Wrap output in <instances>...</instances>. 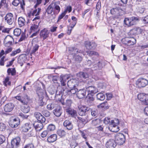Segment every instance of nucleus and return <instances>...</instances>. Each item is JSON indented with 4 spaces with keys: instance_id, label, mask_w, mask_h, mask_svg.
I'll use <instances>...</instances> for the list:
<instances>
[{
    "instance_id": "nucleus-1",
    "label": "nucleus",
    "mask_w": 148,
    "mask_h": 148,
    "mask_svg": "<svg viewBox=\"0 0 148 148\" xmlns=\"http://www.w3.org/2000/svg\"><path fill=\"white\" fill-rule=\"evenodd\" d=\"M16 99L20 101L24 106L22 107V110L25 113L29 112L30 109V107L27 105L29 101V98L28 95L26 94H24L21 96H17L15 97Z\"/></svg>"
},
{
    "instance_id": "nucleus-2",
    "label": "nucleus",
    "mask_w": 148,
    "mask_h": 148,
    "mask_svg": "<svg viewBox=\"0 0 148 148\" xmlns=\"http://www.w3.org/2000/svg\"><path fill=\"white\" fill-rule=\"evenodd\" d=\"M138 21V18L137 17L133 16L130 18H125L124 21V24L128 27L135 25L136 21Z\"/></svg>"
},
{
    "instance_id": "nucleus-3",
    "label": "nucleus",
    "mask_w": 148,
    "mask_h": 148,
    "mask_svg": "<svg viewBox=\"0 0 148 148\" xmlns=\"http://www.w3.org/2000/svg\"><path fill=\"white\" fill-rule=\"evenodd\" d=\"M115 140L117 143L119 145L123 144L125 142V137L123 134L122 133H118L115 136Z\"/></svg>"
},
{
    "instance_id": "nucleus-4",
    "label": "nucleus",
    "mask_w": 148,
    "mask_h": 148,
    "mask_svg": "<svg viewBox=\"0 0 148 148\" xmlns=\"http://www.w3.org/2000/svg\"><path fill=\"white\" fill-rule=\"evenodd\" d=\"M14 41V39L12 36L8 35L5 38L3 43L5 47H9L12 45Z\"/></svg>"
},
{
    "instance_id": "nucleus-5",
    "label": "nucleus",
    "mask_w": 148,
    "mask_h": 148,
    "mask_svg": "<svg viewBox=\"0 0 148 148\" xmlns=\"http://www.w3.org/2000/svg\"><path fill=\"white\" fill-rule=\"evenodd\" d=\"M148 84V81L143 78L138 79L136 82V85L140 88L144 87Z\"/></svg>"
},
{
    "instance_id": "nucleus-6",
    "label": "nucleus",
    "mask_w": 148,
    "mask_h": 148,
    "mask_svg": "<svg viewBox=\"0 0 148 148\" xmlns=\"http://www.w3.org/2000/svg\"><path fill=\"white\" fill-rule=\"evenodd\" d=\"M20 120L18 118H14L12 117L9 122L10 126L12 128H15L17 127L19 124Z\"/></svg>"
},
{
    "instance_id": "nucleus-7",
    "label": "nucleus",
    "mask_w": 148,
    "mask_h": 148,
    "mask_svg": "<svg viewBox=\"0 0 148 148\" xmlns=\"http://www.w3.org/2000/svg\"><path fill=\"white\" fill-rule=\"evenodd\" d=\"M79 81L76 79H71L69 80L67 85L70 88H75L78 85Z\"/></svg>"
},
{
    "instance_id": "nucleus-8",
    "label": "nucleus",
    "mask_w": 148,
    "mask_h": 148,
    "mask_svg": "<svg viewBox=\"0 0 148 148\" xmlns=\"http://www.w3.org/2000/svg\"><path fill=\"white\" fill-rule=\"evenodd\" d=\"M4 19L5 22L9 25H12L14 21L13 14L11 13H8L5 17Z\"/></svg>"
},
{
    "instance_id": "nucleus-9",
    "label": "nucleus",
    "mask_w": 148,
    "mask_h": 148,
    "mask_svg": "<svg viewBox=\"0 0 148 148\" xmlns=\"http://www.w3.org/2000/svg\"><path fill=\"white\" fill-rule=\"evenodd\" d=\"M78 113L79 115L82 116L85 115L86 112L90 110V108L85 106H79Z\"/></svg>"
},
{
    "instance_id": "nucleus-10",
    "label": "nucleus",
    "mask_w": 148,
    "mask_h": 148,
    "mask_svg": "<svg viewBox=\"0 0 148 148\" xmlns=\"http://www.w3.org/2000/svg\"><path fill=\"white\" fill-rule=\"evenodd\" d=\"M78 80L80 82H84L85 79L88 77V75L86 73L80 72L77 74Z\"/></svg>"
},
{
    "instance_id": "nucleus-11",
    "label": "nucleus",
    "mask_w": 148,
    "mask_h": 148,
    "mask_svg": "<svg viewBox=\"0 0 148 148\" xmlns=\"http://www.w3.org/2000/svg\"><path fill=\"white\" fill-rule=\"evenodd\" d=\"M116 143L112 139L107 141L106 143V147L107 148H115L116 146Z\"/></svg>"
},
{
    "instance_id": "nucleus-12",
    "label": "nucleus",
    "mask_w": 148,
    "mask_h": 148,
    "mask_svg": "<svg viewBox=\"0 0 148 148\" xmlns=\"http://www.w3.org/2000/svg\"><path fill=\"white\" fill-rule=\"evenodd\" d=\"M78 89L77 88H71L70 90H69L67 89H64L63 91V93L65 95H71L72 94H75L78 91Z\"/></svg>"
},
{
    "instance_id": "nucleus-13",
    "label": "nucleus",
    "mask_w": 148,
    "mask_h": 148,
    "mask_svg": "<svg viewBox=\"0 0 148 148\" xmlns=\"http://www.w3.org/2000/svg\"><path fill=\"white\" fill-rule=\"evenodd\" d=\"M143 31V29L139 27H135L132 29L130 31L129 34L132 36L136 34H141Z\"/></svg>"
},
{
    "instance_id": "nucleus-14",
    "label": "nucleus",
    "mask_w": 148,
    "mask_h": 148,
    "mask_svg": "<svg viewBox=\"0 0 148 148\" xmlns=\"http://www.w3.org/2000/svg\"><path fill=\"white\" fill-rule=\"evenodd\" d=\"M49 31L46 28H44L40 32V36L43 40H45L49 36Z\"/></svg>"
},
{
    "instance_id": "nucleus-15",
    "label": "nucleus",
    "mask_w": 148,
    "mask_h": 148,
    "mask_svg": "<svg viewBox=\"0 0 148 148\" xmlns=\"http://www.w3.org/2000/svg\"><path fill=\"white\" fill-rule=\"evenodd\" d=\"M122 11V10L120 8H114L110 10V13L112 14L118 16L121 15Z\"/></svg>"
},
{
    "instance_id": "nucleus-16",
    "label": "nucleus",
    "mask_w": 148,
    "mask_h": 148,
    "mask_svg": "<svg viewBox=\"0 0 148 148\" xmlns=\"http://www.w3.org/2000/svg\"><path fill=\"white\" fill-rule=\"evenodd\" d=\"M60 2L59 1L55 2L54 3L53 7V13L55 14H58L60 10V8L59 5Z\"/></svg>"
},
{
    "instance_id": "nucleus-17",
    "label": "nucleus",
    "mask_w": 148,
    "mask_h": 148,
    "mask_svg": "<svg viewBox=\"0 0 148 148\" xmlns=\"http://www.w3.org/2000/svg\"><path fill=\"white\" fill-rule=\"evenodd\" d=\"M20 138L19 137H16L13 139L11 142L12 147L13 148H16L19 144Z\"/></svg>"
},
{
    "instance_id": "nucleus-18",
    "label": "nucleus",
    "mask_w": 148,
    "mask_h": 148,
    "mask_svg": "<svg viewBox=\"0 0 148 148\" xmlns=\"http://www.w3.org/2000/svg\"><path fill=\"white\" fill-rule=\"evenodd\" d=\"M14 107L13 104L9 103L6 104L4 107V111L6 112H9L11 111Z\"/></svg>"
},
{
    "instance_id": "nucleus-19",
    "label": "nucleus",
    "mask_w": 148,
    "mask_h": 148,
    "mask_svg": "<svg viewBox=\"0 0 148 148\" xmlns=\"http://www.w3.org/2000/svg\"><path fill=\"white\" fill-rule=\"evenodd\" d=\"M62 108L60 106H58L53 110V113L56 116H60L62 113Z\"/></svg>"
},
{
    "instance_id": "nucleus-20",
    "label": "nucleus",
    "mask_w": 148,
    "mask_h": 148,
    "mask_svg": "<svg viewBox=\"0 0 148 148\" xmlns=\"http://www.w3.org/2000/svg\"><path fill=\"white\" fill-rule=\"evenodd\" d=\"M88 94H94L98 92L97 89L94 86H91L86 88Z\"/></svg>"
},
{
    "instance_id": "nucleus-21",
    "label": "nucleus",
    "mask_w": 148,
    "mask_h": 148,
    "mask_svg": "<svg viewBox=\"0 0 148 148\" xmlns=\"http://www.w3.org/2000/svg\"><path fill=\"white\" fill-rule=\"evenodd\" d=\"M86 95V90L85 89L79 90L77 92V96L79 99H82Z\"/></svg>"
},
{
    "instance_id": "nucleus-22",
    "label": "nucleus",
    "mask_w": 148,
    "mask_h": 148,
    "mask_svg": "<svg viewBox=\"0 0 148 148\" xmlns=\"http://www.w3.org/2000/svg\"><path fill=\"white\" fill-rule=\"evenodd\" d=\"M38 23H34L32 24L30 27V30L31 32H39L40 31V29L38 28V26L40 22L38 21Z\"/></svg>"
},
{
    "instance_id": "nucleus-23",
    "label": "nucleus",
    "mask_w": 148,
    "mask_h": 148,
    "mask_svg": "<svg viewBox=\"0 0 148 148\" xmlns=\"http://www.w3.org/2000/svg\"><path fill=\"white\" fill-rule=\"evenodd\" d=\"M115 121L116 122L115 123L114 122V120H111L110 121V119L108 117H106L103 120L104 123L106 124H113L114 123H115L116 124H118L119 123V120L118 119H115Z\"/></svg>"
},
{
    "instance_id": "nucleus-24",
    "label": "nucleus",
    "mask_w": 148,
    "mask_h": 148,
    "mask_svg": "<svg viewBox=\"0 0 148 148\" xmlns=\"http://www.w3.org/2000/svg\"><path fill=\"white\" fill-rule=\"evenodd\" d=\"M26 60V57L25 55L22 54L20 55L18 57V63L20 64V66H22L25 63Z\"/></svg>"
},
{
    "instance_id": "nucleus-25",
    "label": "nucleus",
    "mask_w": 148,
    "mask_h": 148,
    "mask_svg": "<svg viewBox=\"0 0 148 148\" xmlns=\"http://www.w3.org/2000/svg\"><path fill=\"white\" fill-rule=\"evenodd\" d=\"M63 125L68 130H70L73 128V125L72 123V122L69 120H65L63 123Z\"/></svg>"
},
{
    "instance_id": "nucleus-26",
    "label": "nucleus",
    "mask_w": 148,
    "mask_h": 148,
    "mask_svg": "<svg viewBox=\"0 0 148 148\" xmlns=\"http://www.w3.org/2000/svg\"><path fill=\"white\" fill-rule=\"evenodd\" d=\"M66 112L72 117H75L77 115V112L74 109L70 108L66 109Z\"/></svg>"
},
{
    "instance_id": "nucleus-27",
    "label": "nucleus",
    "mask_w": 148,
    "mask_h": 148,
    "mask_svg": "<svg viewBox=\"0 0 148 148\" xmlns=\"http://www.w3.org/2000/svg\"><path fill=\"white\" fill-rule=\"evenodd\" d=\"M33 125L37 131H40L43 127L42 123L39 122H35L33 124Z\"/></svg>"
},
{
    "instance_id": "nucleus-28",
    "label": "nucleus",
    "mask_w": 148,
    "mask_h": 148,
    "mask_svg": "<svg viewBox=\"0 0 148 148\" xmlns=\"http://www.w3.org/2000/svg\"><path fill=\"white\" fill-rule=\"evenodd\" d=\"M68 79L69 77L67 75H61L60 77V80L61 85L63 86H65L66 80Z\"/></svg>"
},
{
    "instance_id": "nucleus-29",
    "label": "nucleus",
    "mask_w": 148,
    "mask_h": 148,
    "mask_svg": "<svg viewBox=\"0 0 148 148\" xmlns=\"http://www.w3.org/2000/svg\"><path fill=\"white\" fill-rule=\"evenodd\" d=\"M57 139V135L56 134H53L48 137L47 140L49 143H51L55 141Z\"/></svg>"
},
{
    "instance_id": "nucleus-30",
    "label": "nucleus",
    "mask_w": 148,
    "mask_h": 148,
    "mask_svg": "<svg viewBox=\"0 0 148 148\" xmlns=\"http://www.w3.org/2000/svg\"><path fill=\"white\" fill-rule=\"evenodd\" d=\"M32 126V125L29 123H27L25 124L22 128L23 131L24 132H27L31 129Z\"/></svg>"
},
{
    "instance_id": "nucleus-31",
    "label": "nucleus",
    "mask_w": 148,
    "mask_h": 148,
    "mask_svg": "<svg viewBox=\"0 0 148 148\" xmlns=\"http://www.w3.org/2000/svg\"><path fill=\"white\" fill-rule=\"evenodd\" d=\"M18 23L20 27H21L24 26L26 23L24 18L22 17H19L18 19Z\"/></svg>"
},
{
    "instance_id": "nucleus-32",
    "label": "nucleus",
    "mask_w": 148,
    "mask_h": 148,
    "mask_svg": "<svg viewBox=\"0 0 148 148\" xmlns=\"http://www.w3.org/2000/svg\"><path fill=\"white\" fill-rule=\"evenodd\" d=\"M148 95L144 93H140L138 95V98L140 101L144 102L147 99Z\"/></svg>"
},
{
    "instance_id": "nucleus-33",
    "label": "nucleus",
    "mask_w": 148,
    "mask_h": 148,
    "mask_svg": "<svg viewBox=\"0 0 148 148\" xmlns=\"http://www.w3.org/2000/svg\"><path fill=\"white\" fill-rule=\"evenodd\" d=\"M44 1L43 3L44 5H45L49 1V0H36V5H34V7L35 8H37L38 6L42 2Z\"/></svg>"
},
{
    "instance_id": "nucleus-34",
    "label": "nucleus",
    "mask_w": 148,
    "mask_h": 148,
    "mask_svg": "<svg viewBox=\"0 0 148 148\" xmlns=\"http://www.w3.org/2000/svg\"><path fill=\"white\" fill-rule=\"evenodd\" d=\"M97 107L99 108H104L106 109H108L109 108L108 103L106 102L101 103L98 105Z\"/></svg>"
},
{
    "instance_id": "nucleus-35",
    "label": "nucleus",
    "mask_w": 148,
    "mask_h": 148,
    "mask_svg": "<svg viewBox=\"0 0 148 148\" xmlns=\"http://www.w3.org/2000/svg\"><path fill=\"white\" fill-rule=\"evenodd\" d=\"M92 62L93 64L95 63L94 68H95V69H99L101 68V64L99 61L96 60L94 62L92 61Z\"/></svg>"
},
{
    "instance_id": "nucleus-36",
    "label": "nucleus",
    "mask_w": 148,
    "mask_h": 148,
    "mask_svg": "<svg viewBox=\"0 0 148 148\" xmlns=\"http://www.w3.org/2000/svg\"><path fill=\"white\" fill-rule=\"evenodd\" d=\"M136 43V39L134 38H131L127 41V44L129 46L133 45L135 44Z\"/></svg>"
},
{
    "instance_id": "nucleus-37",
    "label": "nucleus",
    "mask_w": 148,
    "mask_h": 148,
    "mask_svg": "<svg viewBox=\"0 0 148 148\" xmlns=\"http://www.w3.org/2000/svg\"><path fill=\"white\" fill-rule=\"evenodd\" d=\"M86 99L87 103L90 106L92 102L94 100V98L92 95L90 96H89L87 97Z\"/></svg>"
},
{
    "instance_id": "nucleus-38",
    "label": "nucleus",
    "mask_w": 148,
    "mask_h": 148,
    "mask_svg": "<svg viewBox=\"0 0 148 148\" xmlns=\"http://www.w3.org/2000/svg\"><path fill=\"white\" fill-rule=\"evenodd\" d=\"M71 19L73 20V22L70 24V26L72 28H73L77 23V19L74 16L72 17Z\"/></svg>"
},
{
    "instance_id": "nucleus-39",
    "label": "nucleus",
    "mask_w": 148,
    "mask_h": 148,
    "mask_svg": "<svg viewBox=\"0 0 148 148\" xmlns=\"http://www.w3.org/2000/svg\"><path fill=\"white\" fill-rule=\"evenodd\" d=\"M53 8L51 5H49L47 8L46 10V12L48 14H50L53 12Z\"/></svg>"
},
{
    "instance_id": "nucleus-40",
    "label": "nucleus",
    "mask_w": 148,
    "mask_h": 148,
    "mask_svg": "<svg viewBox=\"0 0 148 148\" xmlns=\"http://www.w3.org/2000/svg\"><path fill=\"white\" fill-rule=\"evenodd\" d=\"M21 32V30L19 28H16L14 31V34L16 36H19Z\"/></svg>"
},
{
    "instance_id": "nucleus-41",
    "label": "nucleus",
    "mask_w": 148,
    "mask_h": 148,
    "mask_svg": "<svg viewBox=\"0 0 148 148\" xmlns=\"http://www.w3.org/2000/svg\"><path fill=\"white\" fill-rule=\"evenodd\" d=\"M35 8V9L33 11L32 13V15L33 16H38L40 12L41 11V9L38 8L37 9Z\"/></svg>"
},
{
    "instance_id": "nucleus-42",
    "label": "nucleus",
    "mask_w": 148,
    "mask_h": 148,
    "mask_svg": "<svg viewBox=\"0 0 148 148\" xmlns=\"http://www.w3.org/2000/svg\"><path fill=\"white\" fill-rule=\"evenodd\" d=\"M97 97L98 99L100 100H103L105 99V96L102 93H99L97 95Z\"/></svg>"
},
{
    "instance_id": "nucleus-43",
    "label": "nucleus",
    "mask_w": 148,
    "mask_h": 148,
    "mask_svg": "<svg viewBox=\"0 0 148 148\" xmlns=\"http://www.w3.org/2000/svg\"><path fill=\"white\" fill-rule=\"evenodd\" d=\"M7 73L8 75L10 74L12 76L16 74V70L14 68H9L7 70Z\"/></svg>"
},
{
    "instance_id": "nucleus-44",
    "label": "nucleus",
    "mask_w": 148,
    "mask_h": 148,
    "mask_svg": "<svg viewBox=\"0 0 148 148\" xmlns=\"http://www.w3.org/2000/svg\"><path fill=\"white\" fill-rule=\"evenodd\" d=\"M57 132L58 135L60 137L64 136L66 134V133L65 131L62 129H59L58 130Z\"/></svg>"
},
{
    "instance_id": "nucleus-45",
    "label": "nucleus",
    "mask_w": 148,
    "mask_h": 148,
    "mask_svg": "<svg viewBox=\"0 0 148 148\" xmlns=\"http://www.w3.org/2000/svg\"><path fill=\"white\" fill-rule=\"evenodd\" d=\"M74 58L75 59V60L78 62H80L82 61V57L79 54H76L75 55Z\"/></svg>"
},
{
    "instance_id": "nucleus-46",
    "label": "nucleus",
    "mask_w": 148,
    "mask_h": 148,
    "mask_svg": "<svg viewBox=\"0 0 148 148\" xmlns=\"http://www.w3.org/2000/svg\"><path fill=\"white\" fill-rule=\"evenodd\" d=\"M78 145V143L74 140H72L70 144V147L71 148H75Z\"/></svg>"
},
{
    "instance_id": "nucleus-47",
    "label": "nucleus",
    "mask_w": 148,
    "mask_h": 148,
    "mask_svg": "<svg viewBox=\"0 0 148 148\" xmlns=\"http://www.w3.org/2000/svg\"><path fill=\"white\" fill-rule=\"evenodd\" d=\"M55 125L53 124H49L47 127V129L48 131H52L55 129Z\"/></svg>"
},
{
    "instance_id": "nucleus-48",
    "label": "nucleus",
    "mask_w": 148,
    "mask_h": 148,
    "mask_svg": "<svg viewBox=\"0 0 148 148\" xmlns=\"http://www.w3.org/2000/svg\"><path fill=\"white\" fill-rule=\"evenodd\" d=\"M6 0H2L0 2V9L1 8L3 7L7 8L8 5L6 4Z\"/></svg>"
},
{
    "instance_id": "nucleus-49",
    "label": "nucleus",
    "mask_w": 148,
    "mask_h": 148,
    "mask_svg": "<svg viewBox=\"0 0 148 148\" xmlns=\"http://www.w3.org/2000/svg\"><path fill=\"white\" fill-rule=\"evenodd\" d=\"M21 51V50L19 48L17 49L14 51H12L10 54V56H14L17 53H20Z\"/></svg>"
},
{
    "instance_id": "nucleus-50",
    "label": "nucleus",
    "mask_w": 148,
    "mask_h": 148,
    "mask_svg": "<svg viewBox=\"0 0 148 148\" xmlns=\"http://www.w3.org/2000/svg\"><path fill=\"white\" fill-rule=\"evenodd\" d=\"M100 122V120L99 119H95L92 121V124L94 126H96L98 125Z\"/></svg>"
},
{
    "instance_id": "nucleus-51",
    "label": "nucleus",
    "mask_w": 148,
    "mask_h": 148,
    "mask_svg": "<svg viewBox=\"0 0 148 148\" xmlns=\"http://www.w3.org/2000/svg\"><path fill=\"white\" fill-rule=\"evenodd\" d=\"M78 118L83 124H85L88 122V119L87 118H84L83 117H78Z\"/></svg>"
},
{
    "instance_id": "nucleus-52",
    "label": "nucleus",
    "mask_w": 148,
    "mask_h": 148,
    "mask_svg": "<svg viewBox=\"0 0 148 148\" xmlns=\"http://www.w3.org/2000/svg\"><path fill=\"white\" fill-rule=\"evenodd\" d=\"M66 13V11H65L64 12L62 13L60 15L58 16L57 22H59L60 20L63 18L65 16Z\"/></svg>"
},
{
    "instance_id": "nucleus-53",
    "label": "nucleus",
    "mask_w": 148,
    "mask_h": 148,
    "mask_svg": "<svg viewBox=\"0 0 148 148\" xmlns=\"http://www.w3.org/2000/svg\"><path fill=\"white\" fill-rule=\"evenodd\" d=\"M9 78L8 77H6L3 81V84L5 86H7L8 85H10V82L9 81Z\"/></svg>"
},
{
    "instance_id": "nucleus-54",
    "label": "nucleus",
    "mask_w": 148,
    "mask_h": 148,
    "mask_svg": "<svg viewBox=\"0 0 148 148\" xmlns=\"http://www.w3.org/2000/svg\"><path fill=\"white\" fill-rule=\"evenodd\" d=\"M87 53L90 56L97 55H98L97 53L92 51H87Z\"/></svg>"
},
{
    "instance_id": "nucleus-55",
    "label": "nucleus",
    "mask_w": 148,
    "mask_h": 148,
    "mask_svg": "<svg viewBox=\"0 0 148 148\" xmlns=\"http://www.w3.org/2000/svg\"><path fill=\"white\" fill-rule=\"evenodd\" d=\"M36 134V132L34 130H32L28 133L27 135L29 137L34 136Z\"/></svg>"
},
{
    "instance_id": "nucleus-56",
    "label": "nucleus",
    "mask_w": 148,
    "mask_h": 148,
    "mask_svg": "<svg viewBox=\"0 0 148 148\" xmlns=\"http://www.w3.org/2000/svg\"><path fill=\"white\" fill-rule=\"evenodd\" d=\"M42 114L46 117H49L50 116V112L47 110H44L42 111Z\"/></svg>"
},
{
    "instance_id": "nucleus-57",
    "label": "nucleus",
    "mask_w": 148,
    "mask_h": 148,
    "mask_svg": "<svg viewBox=\"0 0 148 148\" xmlns=\"http://www.w3.org/2000/svg\"><path fill=\"white\" fill-rule=\"evenodd\" d=\"M5 56H3L1 59L0 60V65L3 66L4 65V63L5 61L7 60V59H5Z\"/></svg>"
},
{
    "instance_id": "nucleus-58",
    "label": "nucleus",
    "mask_w": 148,
    "mask_h": 148,
    "mask_svg": "<svg viewBox=\"0 0 148 148\" xmlns=\"http://www.w3.org/2000/svg\"><path fill=\"white\" fill-rule=\"evenodd\" d=\"M72 103V101L71 100L67 99L66 100L65 104L67 106V108H69V107L71 106Z\"/></svg>"
},
{
    "instance_id": "nucleus-59",
    "label": "nucleus",
    "mask_w": 148,
    "mask_h": 148,
    "mask_svg": "<svg viewBox=\"0 0 148 148\" xmlns=\"http://www.w3.org/2000/svg\"><path fill=\"white\" fill-rule=\"evenodd\" d=\"M46 120V119L41 114V115L40 116L39 119H38V121H39L41 123H45V121Z\"/></svg>"
},
{
    "instance_id": "nucleus-60",
    "label": "nucleus",
    "mask_w": 148,
    "mask_h": 148,
    "mask_svg": "<svg viewBox=\"0 0 148 148\" xmlns=\"http://www.w3.org/2000/svg\"><path fill=\"white\" fill-rule=\"evenodd\" d=\"M5 140V138L2 135H0V144H2Z\"/></svg>"
},
{
    "instance_id": "nucleus-61",
    "label": "nucleus",
    "mask_w": 148,
    "mask_h": 148,
    "mask_svg": "<svg viewBox=\"0 0 148 148\" xmlns=\"http://www.w3.org/2000/svg\"><path fill=\"white\" fill-rule=\"evenodd\" d=\"M20 3L19 0H14L12 2V4L15 6H17Z\"/></svg>"
},
{
    "instance_id": "nucleus-62",
    "label": "nucleus",
    "mask_w": 148,
    "mask_h": 148,
    "mask_svg": "<svg viewBox=\"0 0 148 148\" xmlns=\"http://www.w3.org/2000/svg\"><path fill=\"white\" fill-rule=\"evenodd\" d=\"M23 148H34V146L32 143L28 144L25 145Z\"/></svg>"
},
{
    "instance_id": "nucleus-63",
    "label": "nucleus",
    "mask_w": 148,
    "mask_h": 148,
    "mask_svg": "<svg viewBox=\"0 0 148 148\" xmlns=\"http://www.w3.org/2000/svg\"><path fill=\"white\" fill-rule=\"evenodd\" d=\"M54 104L52 103L48 104L47 106V109L49 110H51L54 108Z\"/></svg>"
},
{
    "instance_id": "nucleus-64",
    "label": "nucleus",
    "mask_w": 148,
    "mask_h": 148,
    "mask_svg": "<svg viewBox=\"0 0 148 148\" xmlns=\"http://www.w3.org/2000/svg\"><path fill=\"white\" fill-rule=\"evenodd\" d=\"M48 134V132L47 131H43L40 134V136L42 138H44L46 137L47 134Z\"/></svg>"
}]
</instances>
